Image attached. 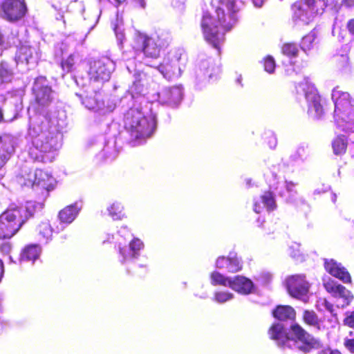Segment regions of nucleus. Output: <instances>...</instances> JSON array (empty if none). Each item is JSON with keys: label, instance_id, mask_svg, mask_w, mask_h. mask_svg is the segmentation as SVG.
Listing matches in <instances>:
<instances>
[{"label": "nucleus", "instance_id": "1", "mask_svg": "<svg viewBox=\"0 0 354 354\" xmlns=\"http://www.w3.org/2000/svg\"><path fill=\"white\" fill-rule=\"evenodd\" d=\"M238 10L236 0H219V6L215 11L216 19L209 12H203L201 26L204 37L215 48L219 49L225 39L224 32L220 31L218 26L225 30H230L236 23Z\"/></svg>", "mask_w": 354, "mask_h": 354}, {"label": "nucleus", "instance_id": "2", "mask_svg": "<svg viewBox=\"0 0 354 354\" xmlns=\"http://www.w3.org/2000/svg\"><path fill=\"white\" fill-rule=\"evenodd\" d=\"M151 105L140 97L139 103L134 104L124 114V127L135 145L144 142L156 129V117L151 111Z\"/></svg>", "mask_w": 354, "mask_h": 354}, {"label": "nucleus", "instance_id": "3", "mask_svg": "<svg viewBox=\"0 0 354 354\" xmlns=\"http://www.w3.org/2000/svg\"><path fill=\"white\" fill-rule=\"evenodd\" d=\"M42 208L41 203L27 201L25 205L6 210L0 215V239L13 236L35 212Z\"/></svg>", "mask_w": 354, "mask_h": 354}, {"label": "nucleus", "instance_id": "4", "mask_svg": "<svg viewBox=\"0 0 354 354\" xmlns=\"http://www.w3.org/2000/svg\"><path fill=\"white\" fill-rule=\"evenodd\" d=\"M291 331L294 339H290L283 324L277 323L272 325L269 330L270 338L275 340L279 346L289 345L291 341H294L295 347L304 353H309L312 349H317L322 347L320 341L314 338L299 324L291 326Z\"/></svg>", "mask_w": 354, "mask_h": 354}, {"label": "nucleus", "instance_id": "5", "mask_svg": "<svg viewBox=\"0 0 354 354\" xmlns=\"http://www.w3.org/2000/svg\"><path fill=\"white\" fill-rule=\"evenodd\" d=\"M62 146V136L57 131L44 133L31 141L28 155L33 160L46 162L55 158V152Z\"/></svg>", "mask_w": 354, "mask_h": 354}, {"label": "nucleus", "instance_id": "6", "mask_svg": "<svg viewBox=\"0 0 354 354\" xmlns=\"http://www.w3.org/2000/svg\"><path fill=\"white\" fill-rule=\"evenodd\" d=\"M331 95L335 104L333 118L337 129L346 133L354 132V104L349 93L336 87Z\"/></svg>", "mask_w": 354, "mask_h": 354}, {"label": "nucleus", "instance_id": "7", "mask_svg": "<svg viewBox=\"0 0 354 354\" xmlns=\"http://www.w3.org/2000/svg\"><path fill=\"white\" fill-rule=\"evenodd\" d=\"M169 37L167 34H156L151 36L136 30L133 37L132 46L136 50L141 51L144 55V62L147 65L153 66L151 61L159 57L160 50L169 44Z\"/></svg>", "mask_w": 354, "mask_h": 354}, {"label": "nucleus", "instance_id": "8", "mask_svg": "<svg viewBox=\"0 0 354 354\" xmlns=\"http://www.w3.org/2000/svg\"><path fill=\"white\" fill-rule=\"evenodd\" d=\"M17 178L18 183L21 186L33 187L37 185L48 191L53 189L56 184L55 179L44 171L35 169L32 172L28 162L21 167Z\"/></svg>", "mask_w": 354, "mask_h": 354}, {"label": "nucleus", "instance_id": "9", "mask_svg": "<svg viewBox=\"0 0 354 354\" xmlns=\"http://www.w3.org/2000/svg\"><path fill=\"white\" fill-rule=\"evenodd\" d=\"M326 6V0H301L292 7L293 21L297 24H308L316 15L322 13Z\"/></svg>", "mask_w": 354, "mask_h": 354}, {"label": "nucleus", "instance_id": "10", "mask_svg": "<svg viewBox=\"0 0 354 354\" xmlns=\"http://www.w3.org/2000/svg\"><path fill=\"white\" fill-rule=\"evenodd\" d=\"M186 60V55L181 51L169 52L164 57L162 62L156 68L164 78L168 80H175L181 75ZM153 67H155V66Z\"/></svg>", "mask_w": 354, "mask_h": 354}, {"label": "nucleus", "instance_id": "11", "mask_svg": "<svg viewBox=\"0 0 354 354\" xmlns=\"http://www.w3.org/2000/svg\"><path fill=\"white\" fill-rule=\"evenodd\" d=\"M32 92L35 102L34 111L49 113V106L53 100V92L47 79L44 76L35 78Z\"/></svg>", "mask_w": 354, "mask_h": 354}, {"label": "nucleus", "instance_id": "12", "mask_svg": "<svg viewBox=\"0 0 354 354\" xmlns=\"http://www.w3.org/2000/svg\"><path fill=\"white\" fill-rule=\"evenodd\" d=\"M115 69L114 62L108 57H102L90 62L88 75V86L97 84L99 88L104 82L109 80L112 72Z\"/></svg>", "mask_w": 354, "mask_h": 354}, {"label": "nucleus", "instance_id": "13", "mask_svg": "<svg viewBox=\"0 0 354 354\" xmlns=\"http://www.w3.org/2000/svg\"><path fill=\"white\" fill-rule=\"evenodd\" d=\"M221 72L220 64L205 55H200L194 66L193 75L198 83H206L216 77Z\"/></svg>", "mask_w": 354, "mask_h": 354}, {"label": "nucleus", "instance_id": "14", "mask_svg": "<svg viewBox=\"0 0 354 354\" xmlns=\"http://www.w3.org/2000/svg\"><path fill=\"white\" fill-rule=\"evenodd\" d=\"M297 93L304 95L308 106V114L315 118H319L323 113V109L320 104V97L317 94L315 86L309 82L308 79L299 83L296 86Z\"/></svg>", "mask_w": 354, "mask_h": 354}, {"label": "nucleus", "instance_id": "15", "mask_svg": "<svg viewBox=\"0 0 354 354\" xmlns=\"http://www.w3.org/2000/svg\"><path fill=\"white\" fill-rule=\"evenodd\" d=\"M26 12L27 8L24 0H5L0 7V17L10 22L21 19Z\"/></svg>", "mask_w": 354, "mask_h": 354}, {"label": "nucleus", "instance_id": "16", "mask_svg": "<svg viewBox=\"0 0 354 354\" xmlns=\"http://www.w3.org/2000/svg\"><path fill=\"white\" fill-rule=\"evenodd\" d=\"M50 116L49 113L35 112L29 118L28 128V136L32 141L36 137L40 136L44 133H49L53 130L50 129Z\"/></svg>", "mask_w": 354, "mask_h": 354}, {"label": "nucleus", "instance_id": "17", "mask_svg": "<svg viewBox=\"0 0 354 354\" xmlns=\"http://www.w3.org/2000/svg\"><path fill=\"white\" fill-rule=\"evenodd\" d=\"M286 288L288 293L295 298L306 301V295L309 290V283L302 274H295L286 279Z\"/></svg>", "mask_w": 354, "mask_h": 354}, {"label": "nucleus", "instance_id": "18", "mask_svg": "<svg viewBox=\"0 0 354 354\" xmlns=\"http://www.w3.org/2000/svg\"><path fill=\"white\" fill-rule=\"evenodd\" d=\"M17 138L12 135L0 136V179L4 175L3 167L15 151Z\"/></svg>", "mask_w": 354, "mask_h": 354}, {"label": "nucleus", "instance_id": "19", "mask_svg": "<svg viewBox=\"0 0 354 354\" xmlns=\"http://www.w3.org/2000/svg\"><path fill=\"white\" fill-rule=\"evenodd\" d=\"M277 194L281 197L288 198L286 188H279L277 190L270 189L265 192L259 198V201H255L253 209L256 213H260L263 208L267 211H273L277 207L274 194Z\"/></svg>", "mask_w": 354, "mask_h": 354}, {"label": "nucleus", "instance_id": "20", "mask_svg": "<svg viewBox=\"0 0 354 354\" xmlns=\"http://www.w3.org/2000/svg\"><path fill=\"white\" fill-rule=\"evenodd\" d=\"M40 57V52L37 45H22L18 49L15 60L17 64H26L27 66L35 65Z\"/></svg>", "mask_w": 354, "mask_h": 354}, {"label": "nucleus", "instance_id": "21", "mask_svg": "<svg viewBox=\"0 0 354 354\" xmlns=\"http://www.w3.org/2000/svg\"><path fill=\"white\" fill-rule=\"evenodd\" d=\"M88 88H90L94 92L95 95L92 96H86L85 98H82V95L76 93V95L80 99L82 104L85 106L88 110L93 111L96 113H99L100 115H104L107 113L111 112L113 109L111 106L106 107L104 102L102 101L101 96L99 93L95 91V86H88Z\"/></svg>", "mask_w": 354, "mask_h": 354}, {"label": "nucleus", "instance_id": "22", "mask_svg": "<svg viewBox=\"0 0 354 354\" xmlns=\"http://www.w3.org/2000/svg\"><path fill=\"white\" fill-rule=\"evenodd\" d=\"M158 101L162 104L171 107L178 106L183 96V90L181 86L164 88L158 93Z\"/></svg>", "mask_w": 354, "mask_h": 354}, {"label": "nucleus", "instance_id": "23", "mask_svg": "<svg viewBox=\"0 0 354 354\" xmlns=\"http://www.w3.org/2000/svg\"><path fill=\"white\" fill-rule=\"evenodd\" d=\"M118 241V248L120 253V261L122 263L131 259H136L140 255V251L143 248V243L139 239L131 240L128 246L122 247L125 241Z\"/></svg>", "mask_w": 354, "mask_h": 354}, {"label": "nucleus", "instance_id": "24", "mask_svg": "<svg viewBox=\"0 0 354 354\" xmlns=\"http://www.w3.org/2000/svg\"><path fill=\"white\" fill-rule=\"evenodd\" d=\"M324 285L327 292L331 293L335 297L342 299L343 303L338 304L337 306L344 308L349 305L353 299V295L348 290L333 281L324 282Z\"/></svg>", "mask_w": 354, "mask_h": 354}, {"label": "nucleus", "instance_id": "25", "mask_svg": "<svg viewBox=\"0 0 354 354\" xmlns=\"http://www.w3.org/2000/svg\"><path fill=\"white\" fill-rule=\"evenodd\" d=\"M81 208V203H75L73 205L66 207L64 209L61 210L59 213L60 227H57L56 232H59V231L63 230L66 225L71 223L76 218Z\"/></svg>", "mask_w": 354, "mask_h": 354}, {"label": "nucleus", "instance_id": "26", "mask_svg": "<svg viewBox=\"0 0 354 354\" xmlns=\"http://www.w3.org/2000/svg\"><path fill=\"white\" fill-rule=\"evenodd\" d=\"M230 288L240 294L248 295L252 292L254 284L250 279L237 275L232 277Z\"/></svg>", "mask_w": 354, "mask_h": 354}, {"label": "nucleus", "instance_id": "27", "mask_svg": "<svg viewBox=\"0 0 354 354\" xmlns=\"http://www.w3.org/2000/svg\"><path fill=\"white\" fill-rule=\"evenodd\" d=\"M325 268L333 277L340 279L344 283L351 282V276L340 263L333 259L325 261Z\"/></svg>", "mask_w": 354, "mask_h": 354}, {"label": "nucleus", "instance_id": "28", "mask_svg": "<svg viewBox=\"0 0 354 354\" xmlns=\"http://www.w3.org/2000/svg\"><path fill=\"white\" fill-rule=\"evenodd\" d=\"M133 82L130 86L129 91L131 93V98L138 97L140 95H145L147 88L145 82L146 81L145 75L141 72H136L133 75Z\"/></svg>", "mask_w": 354, "mask_h": 354}, {"label": "nucleus", "instance_id": "29", "mask_svg": "<svg viewBox=\"0 0 354 354\" xmlns=\"http://www.w3.org/2000/svg\"><path fill=\"white\" fill-rule=\"evenodd\" d=\"M274 183H270V189L277 190L279 188H286V191L288 194L287 200L291 201V198L296 194V190L295 189V184L291 181L286 180H279L275 174H273Z\"/></svg>", "mask_w": 354, "mask_h": 354}, {"label": "nucleus", "instance_id": "30", "mask_svg": "<svg viewBox=\"0 0 354 354\" xmlns=\"http://www.w3.org/2000/svg\"><path fill=\"white\" fill-rule=\"evenodd\" d=\"M272 314L275 318L281 321L294 319L295 317V311L290 306H279Z\"/></svg>", "mask_w": 354, "mask_h": 354}, {"label": "nucleus", "instance_id": "31", "mask_svg": "<svg viewBox=\"0 0 354 354\" xmlns=\"http://www.w3.org/2000/svg\"><path fill=\"white\" fill-rule=\"evenodd\" d=\"M41 252V248L38 245H30L25 248L21 255V261L36 260Z\"/></svg>", "mask_w": 354, "mask_h": 354}, {"label": "nucleus", "instance_id": "32", "mask_svg": "<svg viewBox=\"0 0 354 354\" xmlns=\"http://www.w3.org/2000/svg\"><path fill=\"white\" fill-rule=\"evenodd\" d=\"M304 322L317 330L321 329L322 322L317 314L313 310H305L303 314Z\"/></svg>", "mask_w": 354, "mask_h": 354}, {"label": "nucleus", "instance_id": "33", "mask_svg": "<svg viewBox=\"0 0 354 354\" xmlns=\"http://www.w3.org/2000/svg\"><path fill=\"white\" fill-rule=\"evenodd\" d=\"M37 231L41 236V241L47 243L51 238L53 228L48 221L41 222L37 227Z\"/></svg>", "mask_w": 354, "mask_h": 354}, {"label": "nucleus", "instance_id": "34", "mask_svg": "<svg viewBox=\"0 0 354 354\" xmlns=\"http://www.w3.org/2000/svg\"><path fill=\"white\" fill-rule=\"evenodd\" d=\"M337 68L342 73L351 71V65L347 55H337L335 58Z\"/></svg>", "mask_w": 354, "mask_h": 354}, {"label": "nucleus", "instance_id": "35", "mask_svg": "<svg viewBox=\"0 0 354 354\" xmlns=\"http://www.w3.org/2000/svg\"><path fill=\"white\" fill-rule=\"evenodd\" d=\"M232 277H225L217 271H214L210 274V281L213 286H223L230 288Z\"/></svg>", "mask_w": 354, "mask_h": 354}, {"label": "nucleus", "instance_id": "36", "mask_svg": "<svg viewBox=\"0 0 354 354\" xmlns=\"http://www.w3.org/2000/svg\"><path fill=\"white\" fill-rule=\"evenodd\" d=\"M317 35L315 30L304 36L301 42V48L305 52L312 49L317 43Z\"/></svg>", "mask_w": 354, "mask_h": 354}, {"label": "nucleus", "instance_id": "37", "mask_svg": "<svg viewBox=\"0 0 354 354\" xmlns=\"http://www.w3.org/2000/svg\"><path fill=\"white\" fill-rule=\"evenodd\" d=\"M123 207L120 203L115 202L107 208L109 215L112 217L113 220H120L124 216L122 213Z\"/></svg>", "mask_w": 354, "mask_h": 354}, {"label": "nucleus", "instance_id": "38", "mask_svg": "<svg viewBox=\"0 0 354 354\" xmlns=\"http://www.w3.org/2000/svg\"><path fill=\"white\" fill-rule=\"evenodd\" d=\"M333 152L335 155H342L345 152L347 143L344 136H339L333 142Z\"/></svg>", "mask_w": 354, "mask_h": 354}, {"label": "nucleus", "instance_id": "39", "mask_svg": "<svg viewBox=\"0 0 354 354\" xmlns=\"http://www.w3.org/2000/svg\"><path fill=\"white\" fill-rule=\"evenodd\" d=\"M228 263L229 265L227 266V270L230 272H236L242 268L241 263L235 254H230Z\"/></svg>", "mask_w": 354, "mask_h": 354}, {"label": "nucleus", "instance_id": "40", "mask_svg": "<svg viewBox=\"0 0 354 354\" xmlns=\"http://www.w3.org/2000/svg\"><path fill=\"white\" fill-rule=\"evenodd\" d=\"M12 77V72L9 68L8 65L6 62H1L0 64V80L2 82H8L11 81Z\"/></svg>", "mask_w": 354, "mask_h": 354}, {"label": "nucleus", "instance_id": "41", "mask_svg": "<svg viewBox=\"0 0 354 354\" xmlns=\"http://www.w3.org/2000/svg\"><path fill=\"white\" fill-rule=\"evenodd\" d=\"M233 299L234 295L228 291H216L214 296V301L218 304H224Z\"/></svg>", "mask_w": 354, "mask_h": 354}, {"label": "nucleus", "instance_id": "42", "mask_svg": "<svg viewBox=\"0 0 354 354\" xmlns=\"http://www.w3.org/2000/svg\"><path fill=\"white\" fill-rule=\"evenodd\" d=\"M298 52L299 49L295 44L287 43L282 46V53L288 57H295Z\"/></svg>", "mask_w": 354, "mask_h": 354}, {"label": "nucleus", "instance_id": "43", "mask_svg": "<svg viewBox=\"0 0 354 354\" xmlns=\"http://www.w3.org/2000/svg\"><path fill=\"white\" fill-rule=\"evenodd\" d=\"M113 30H114L118 44L120 46H121L123 43V41L125 39L124 29L122 28V23L120 22V23H118L117 24H115Z\"/></svg>", "mask_w": 354, "mask_h": 354}, {"label": "nucleus", "instance_id": "44", "mask_svg": "<svg viewBox=\"0 0 354 354\" xmlns=\"http://www.w3.org/2000/svg\"><path fill=\"white\" fill-rule=\"evenodd\" d=\"M75 64V56L74 55H71L66 59L62 62V70L66 73H69L72 71L73 66Z\"/></svg>", "mask_w": 354, "mask_h": 354}, {"label": "nucleus", "instance_id": "45", "mask_svg": "<svg viewBox=\"0 0 354 354\" xmlns=\"http://www.w3.org/2000/svg\"><path fill=\"white\" fill-rule=\"evenodd\" d=\"M265 71L269 73L274 72L275 68V62L271 56H268L264 61Z\"/></svg>", "mask_w": 354, "mask_h": 354}, {"label": "nucleus", "instance_id": "46", "mask_svg": "<svg viewBox=\"0 0 354 354\" xmlns=\"http://www.w3.org/2000/svg\"><path fill=\"white\" fill-rule=\"evenodd\" d=\"M102 155L105 156L106 160H113L116 158L118 152L115 149H111L110 147H106L103 149Z\"/></svg>", "mask_w": 354, "mask_h": 354}, {"label": "nucleus", "instance_id": "47", "mask_svg": "<svg viewBox=\"0 0 354 354\" xmlns=\"http://www.w3.org/2000/svg\"><path fill=\"white\" fill-rule=\"evenodd\" d=\"M229 257H225L223 256L219 257L216 261V267L218 269L227 270V266L229 265Z\"/></svg>", "mask_w": 354, "mask_h": 354}, {"label": "nucleus", "instance_id": "48", "mask_svg": "<svg viewBox=\"0 0 354 354\" xmlns=\"http://www.w3.org/2000/svg\"><path fill=\"white\" fill-rule=\"evenodd\" d=\"M296 155L300 157L303 160L307 155L308 145L306 144L300 145L295 151Z\"/></svg>", "mask_w": 354, "mask_h": 354}, {"label": "nucleus", "instance_id": "49", "mask_svg": "<svg viewBox=\"0 0 354 354\" xmlns=\"http://www.w3.org/2000/svg\"><path fill=\"white\" fill-rule=\"evenodd\" d=\"M299 247L300 245L298 243H294L290 246V254L291 255L292 257L295 259H298L301 256Z\"/></svg>", "mask_w": 354, "mask_h": 354}, {"label": "nucleus", "instance_id": "50", "mask_svg": "<svg viewBox=\"0 0 354 354\" xmlns=\"http://www.w3.org/2000/svg\"><path fill=\"white\" fill-rule=\"evenodd\" d=\"M117 236L124 237V241L127 239H131L132 236L126 227H121V229L118 231Z\"/></svg>", "mask_w": 354, "mask_h": 354}, {"label": "nucleus", "instance_id": "51", "mask_svg": "<svg viewBox=\"0 0 354 354\" xmlns=\"http://www.w3.org/2000/svg\"><path fill=\"white\" fill-rule=\"evenodd\" d=\"M344 345L351 353H354V338L346 337L344 339Z\"/></svg>", "mask_w": 354, "mask_h": 354}, {"label": "nucleus", "instance_id": "52", "mask_svg": "<svg viewBox=\"0 0 354 354\" xmlns=\"http://www.w3.org/2000/svg\"><path fill=\"white\" fill-rule=\"evenodd\" d=\"M11 244L9 242H5L0 245V251L3 254H8L11 251Z\"/></svg>", "mask_w": 354, "mask_h": 354}, {"label": "nucleus", "instance_id": "53", "mask_svg": "<svg viewBox=\"0 0 354 354\" xmlns=\"http://www.w3.org/2000/svg\"><path fill=\"white\" fill-rule=\"evenodd\" d=\"M319 304L324 306L325 307V308L330 313H333V306L330 302H328L326 299H320L319 301Z\"/></svg>", "mask_w": 354, "mask_h": 354}, {"label": "nucleus", "instance_id": "54", "mask_svg": "<svg viewBox=\"0 0 354 354\" xmlns=\"http://www.w3.org/2000/svg\"><path fill=\"white\" fill-rule=\"evenodd\" d=\"M300 160H303L300 157H298V156L296 155V152L294 151L289 157V160L288 164L293 165L295 163L298 162Z\"/></svg>", "mask_w": 354, "mask_h": 354}, {"label": "nucleus", "instance_id": "55", "mask_svg": "<svg viewBox=\"0 0 354 354\" xmlns=\"http://www.w3.org/2000/svg\"><path fill=\"white\" fill-rule=\"evenodd\" d=\"M344 323L350 327H354V312L345 318Z\"/></svg>", "mask_w": 354, "mask_h": 354}, {"label": "nucleus", "instance_id": "56", "mask_svg": "<svg viewBox=\"0 0 354 354\" xmlns=\"http://www.w3.org/2000/svg\"><path fill=\"white\" fill-rule=\"evenodd\" d=\"M269 134L268 145L270 148H274L277 146V138L272 133Z\"/></svg>", "mask_w": 354, "mask_h": 354}, {"label": "nucleus", "instance_id": "57", "mask_svg": "<svg viewBox=\"0 0 354 354\" xmlns=\"http://www.w3.org/2000/svg\"><path fill=\"white\" fill-rule=\"evenodd\" d=\"M318 354H342L337 350H330V348L322 349Z\"/></svg>", "mask_w": 354, "mask_h": 354}, {"label": "nucleus", "instance_id": "58", "mask_svg": "<svg viewBox=\"0 0 354 354\" xmlns=\"http://www.w3.org/2000/svg\"><path fill=\"white\" fill-rule=\"evenodd\" d=\"M347 28L351 34L354 35V19L348 21Z\"/></svg>", "mask_w": 354, "mask_h": 354}, {"label": "nucleus", "instance_id": "59", "mask_svg": "<svg viewBox=\"0 0 354 354\" xmlns=\"http://www.w3.org/2000/svg\"><path fill=\"white\" fill-rule=\"evenodd\" d=\"M75 82L77 86H81L83 88L86 86V82L82 77L75 78Z\"/></svg>", "mask_w": 354, "mask_h": 354}, {"label": "nucleus", "instance_id": "60", "mask_svg": "<svg viewBox=\"0 0 354 354\" xmlns=\"http://www.w3.org/2000/svg\"><path fill=\"white\" fill-rule=\"evenodd\" d=\"M254 6L257 8H261L266 0H252Z\"/></svg>", "mask_w": 354, "mask_h": 354}, {"label": "nucleus", "instance_id": "61", "mask_svg": "<svg viewBox=\"0 0 354 354\" xmlns=\"http://www.w3.org/2000/svg\"><path fill=\"white\" fill-rule=\"evenodd\" d=\"M6 46L3 39V36L1 33L0 32V55L1 54V52L3 49L6 48Z\"/></svg>", "mask_w": 354, "mask_h": 354}, {"label": "nucleus", "instance_id": "62", "mask_svg": "<svg viewBox=\"0 0 354 354\" xmlns=\"http://www.w3.org/2000/svg\"><path fill=\"white\" fill-rule=\"evenodd\" d=\"M344 4L347 7H352L354 6V0H344Z\"/></svg>", "mask_w": 354, "mask_h": 354}, {"label": "nucleus", "instance_id": "63", "mask_svg": "<svg viewBox=\"0 0 354 354\" xmlns=\"http://www.w3.org/2000/svg\"><path fill=\"white\" fill-rule=\"evenodd\" d=\"M136 2L139 5L140 7L144 8L145 7V0H135Z\"/></svg>", "mask_w": 354, "mask_h": 354}, {"label": "nucleus", "instance_id": "64", "mask_svg": "<svg viewBox=\"0 0 354 354\" xmlns=\"http://www.w3.org/2000/svg\"><path fill=\"white\" fill-rule=\"evenodd\" d=\"M329 189L328 186H326L324 189L319 190V189H317L315 190V194H320L321 192H325Z\"/></svg>", "mask_w": 354, "mask_h": 354}]
</instances>
